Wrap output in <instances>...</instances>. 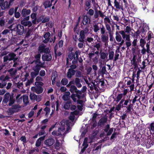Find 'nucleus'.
<instances>
[{
  "label": "nucleus",
  "instance_id": "14",
  "mask_svg": "<svg viewBox=\"0 0 154 154\" xmlns=\"http://www.w3.org/2000/svg\"><path fill=\"white\" fill-rule=\"evenodd\" d=\"M24 30V27L20 24H18L17 26V32L19 35L23 34Z\"/></svg>",
  "mask_w": 154,
  "mask_h": 154
},
{
  "label": "nucleus",
  "instance_id": "34",
  "mask_svg": "<svg viewBox=\"0 0 154 154\" xmlns=\"http://www.w3.org/2000/svg\"><path fill=\"white\" fill-rule=\"evenodd\" d=\"M8 2L7 1H5L3 2L0 7L2 10H5L9 7Z\"/></svg>",
  "mask_w": 154,
  "mask_h": 154
},
{
  "label": "nucleus",
  "instance_id": "15",
  "mask_svg": "<svg viewBox=\"0 0 154 154\" xmlns=\"http://www.w3.org/2000/svg\"><path fill=\"white\" fill-rule=\"evenodd\" d=\"M123 94L122 93H121L119 94H118V95L117 96V97L116 98H115L114 96L113 95H111L110 97V98H112L114 99L113 101H116V103H118L120 100L122 99V97H123Z\"/></svg>",
  "mask_w": 154,
  "mask_h": 154
},
{
  "label": "nucleus",
  "instance_id": "32",
  "mask_svg": "<svg viewBox=\"0 0 154 154\" xmlns=\"http://www.w3.org/2000/svg\"><path fill=\"white\" fill-rule=\"evenodd\" d=\"M116 36L115 37L116 41L118 42H121L122 41V38L120 34L119 31H116Z\"/></svg>",
  "mask_w": 154,
  "mask_h": 154
},
{
  "label": "nucleus",
  "instance_id": "30",
  "mask_svg": "<svg viewBox=\"0 0 154 154\" xmlns=\"http://www.w3.org/2000/svg\"><path fill=\"white\" fill-rule=\"evenodd\" d=\"M100 58L101 59L104 60L106 58H107L108 54L107 53L102 52L101 50L100 52Z\"/></svg>",
  "mask_w": 154,
  "mask_h": 154
},
{
  "label": "nucleus",
  "instance_id": "38",
  "mask_svg": "<svg viewBox=\"0 0 154 154\" xmlns=\"http://www.w3.org/2000/svg\"><path fill=\"white\" fill-rule=\"evenodd\" d=\"M102 46V45L100 41H99L98 43H96L95 45L94 46V47L96 48L97 51H99L100 49L101 48Z\"/></svg>",
  "mask_w": 154,
  "mask_h": 154
},
{
  "label": "nucleus",
  "instance_id": "57",
  "mask_svg": "<svg viewBox=\"0 0 154 154\" xmlns=\"http://www.w3.org/2000/svg\"><path fill=\"white\" fill-rule=\"evenodd\" d=\"M119 33L122 35L123 39H126V33H125L124 30L119 31Z\"/></svg>",
  "mask_w": 154,
  "mask_h": 154
},
{
  "label": "nucleus",
  "instance_id": "46",
  "mask_svg": "<svg viewBox=\"0 0 154 154\" xmlns=\"http://www.w3.org/2000/svg\"><path fill=\"white\" fill-rule=\"evenodd\" d=\"M33 62H35V64H42L44 65V63H42L41 62L40 59H36L35 60H34L33 62L31 63H32Z\"/></svg>",
  "mask_w": 154,
  "mask_h": 154
},
{
  "label": "nucleus",
  "instance_id": "9",
  "mask_svg": "<svg viewBox=\"0 0 154 154\" xmlns=\"http://www.w3.org/2000/svg\"><path fill=\"white\" fill-rule=\"evenodd\" d=\"M16 55L13 53H9L8 55L4 56L3 57L4 62H7L8 60H14Z\"/></svg>",
  "mask_w": 154,
  "mask_h": 154
},
{
  "label": "nucleus",
  "instance_id": "33",
  "mask_svg": "<svg viewBox=\"0 0 154 154\" xmlns=\"http://www.w3.org/2000/svg\"><path fill=\"white\" fill-rule=\"evenodd\" d=\"M136 55H134L132 60H131V63L133 64L134 66V69L137 67V61H136Z\"/></svg>",
  "mask_w": 154,
  "mask_h": 154
},
{
  "label": "nucleus",
  "instance_id": "40",
  "mask_svg": "<svg viewBox=\"0 0 154 154\" xmlns=\"http://www.w3.org/2000/svg\"><path fill=\"white\" fill-rule=\"evenodd\" d=\"M39 72L34 71L30 73V75L32 79H34L36 76L38 75Z\"/></svg>",
  "mask_w": 154,
  "mask_h": 154
},
{
  "label": "nucleus",
  "instance_id": "47",
  "mask_svg": "<svg viewBox=\"0 0 154 154\" xmlns=\"http://www.w3.org/2000/svg\"><path fill=\"white\" fill-rule=\"evenodd\" d=\"M60 143H59L58 141L56 140L55 144L54 145V146L55 148L57 150H59L60 148Z\"/></svg>",
  "mask_w": 154,
  "mask_h": 154
},
{
  "label": "nucleus",
  "instance_id": "23",
  "mask_svg": "<svg viewBox=\"0 0 154 154\" xmlns=\"http://www.w3.org/2000/svg\"><path fill=\"white\" fill-rule=\"evenodd\" d=\"M88 87L90 88V89L92 91L94 89L96 91H98V89L97 87V85L95 84V83L92 82L91 83L89 84Z\"/></svg>",
  "mask_w": 154,
  "mask_h": 154
},
{
  "label": "nucleus",
  "instance_id": "6",
  "mask_svg": "<svg viewBox=\"0 0 154 154\" xmlns=\"http://www.w3.org/2000/svg\"><path fill=\"white\" fill-rule=\"evenodd\" d=\"M20 107L18 105H14L8 109V112L11 114H12L15 112H18L19 111V108Z\"/></svg>",
  "mask_w": 154,
  "mask_h": 154
},
{
  "label": "nucleus",
  "instance_id": "39",
  "mask_svg": "<svg viewBox=\"0 0 154 154\" xmlns=\"http://www.w3.org/2000/svg\"><path fill=\"white\" fill-rule=\"evenodd\" d=\"M22 98L24 103L27 105L29 103L28 97L26 95H24L23 96Z\"/></svg>",
  "mask_w": 154,
  "mask_h": 154
},
{
  "label": "nucleus",
  "instance_id": "42",
  "mask_svg": "<svg viewBox=\"0 0 154 154\" xmlns=\"http://www.w3.org/2000/svg\"><path fill=\"white\" fill-rule=\"evenodd\" d=\"M44 111L45 112V116L48 117L50 112V108L49 107H46L44 109Z\"/></svg>",
  "mask_w": 154,
  "mask_h": 154
},
{
  "label": "nucleus",
  "instance_id": "13",
  "mask_svg": "<svg viewBox=\"0 0 154 154\" xmlns=\"http://www.w3.org/2000/svg\"><path fill=\"white\" fill-rule=\"evenodd\" d=\"M51 36V34L50 33L48 32L46 33L44 35V38L45 39L43 41V42L45 43H47L49 41L50 42H51L52 40H50V37Z\"/></svg>",
  "mask_w": 154,
  "mask_h": 154
},
{
  "label": "nucleus",
  "instance_id": "64",
  "mask_svg": "<svg viewBox=\"0 0 154 154\" xmlns=\"http://www.w3.org/2000/svg\"><path fill=\"white\" fill-rule=\"evenodd\" d=\"M34 112L33 110H31L28 114V117L30 118L32 117L34 115Z\"/></svg>",
  "mask_w": 154,
  "mask_h": 154
},
{
  "label": "nucleus",
  "instance_id": "41",
  "mask_svg": "<svg viewBox=\"0 0 154 154\" xmlns=\"http://www.w3.org/2000/svg\"><path fill=\"white\" fill-rule=\"evenodd\" d=\"M140 45L142 48H143V47H144V45L146 43V42L144 39L141 38L140 41Z\"/></svg>",
  "mask_w": 154,
  "mask_h": 154
},
{
  "label": "nucleus",
  "instance_id": "4",
  "mask_svg": "<svg viewBox=\"0 0 154 154\" xmlns=\"http://www.w3.org/2000/svg\"><path fill=\"white\" fill-rule=\"evenodd\" d=\"M100 68L97 73V74L98 76H101L102 77H103L104 75L107 74L108 73L106 69V67L102 64L100 65Z\"/></svg>",
  "mask_w": 154,
  "mask_h": 154
},
{
  "label": "nucleus",
  "instance_id": "52",
  "mask_svg": "<svg viewBox=\"0 0 154 154\" xmlns=\"http://www.w3.org/2000/svg\"><path fill=\"white\" fill-rule=\"evenodd\" d=\"M69 61L68 60V67H69V66L70 68V69H75L77 68V66L75 64H72L71 65V63H69Z\"/></svg>",
  "mask_w": 154,
  "mask_h": 154
},
{
  "label": "nucleus",
  "instance_id": "7",
  "mask_svg": "<svg viewBox=\"0 0 154 154\" xmlns=\"http://www.w3.org/2000/svg\"><path fill=\"white\" fill-rule=\"evenodd\" d=\"M100 10H98L97 8H95L94 9L95 13L94 14V17L95 19H98L99 17L103 18L105 16L104 14V13L102 12L100 10Z\"/></svg>",
  "mask_w": 154,
  "mask_h": 154
},
{
  "label": "nucleus",
  "instance_id": "56",
  "mask_svg": "<svg viewBox=\"0 0 154 154\" xmlns=\"http://www.w3.org/2000/svg\"><path fill=\"white\" fill-rule=\"evenodd\" d=\"M15 83L17 84V87L19 88H22L23 83L22 82L19 83L18 82H16L15 80L14 81Z\"/></svg>",
  "mask_w": 154,
  "mask_h": 154
},
{
  "label": "nucleus",
  "instance_id": "10",
  "mask_svg": "<svg viewBox=\"0 0 154 154\" xmlns=\"http://www.w3.org/2000/svg\"><path fill=\"white\" fill-rule=\"evenodd\" d=\"M8 72L10 74L11 77L15 80L18 78L19 77L18 75H16L17 70L14 69H11L8 70Z\"/></svg>",
  "mask_w": 154,
  "mask_h": 154
},
{
  "label": "nucleus",
  "instance_id": "44",
  "mask_svg": "<svg viewBox=\"0 0 154 154\" xmlns=\"http://www.w3.org/2000/svg\"><path fill=\"white\" fill-rule=\"evenodd\" d=\"M76 108V106L74 105L71 104L68 105V110L70 109L71 110L73 111L75 110Z\"/></svg>",
  "mask_w": 154,
  "mask_h": 154
},
{
  "label": "nucleus",
  "instance_id": "11",
  "mask_svg": "<svg viewBox=\"0 0 154 154\" xmlns=\"http://www.w3.org/2000/svg\"><path fill=\"white\" fill-rule=\"evenodd\" d=\"M35 81L36 82H35V84L36 86H42L44 84L42 82L43 81V79L40 76L37 77L35 79Z\"/></svg>",
  "mask_w": 154,
  "mask_h": 154
},
{
  "label": "nucleus",
  "instance_id": "37",
  "mask_svg": "<svg viewBox=\"0 0 154 154\" xmlns=\"http://www.w3.org/2000/svg\"><path fill=\"white\" fill-rule=\"evenodd\" d=\"M45 45L44 44H42L38 48V51L40 53H42L43 52L45 48Z\"/></svg>",
  "mask_w": 154,
  "mask_h": 154
},
{
  "label": "nucleus",
  "instance_id": "8",
  "mask_svg": "<svg viewBox=\"0 0 154 154\" xmlns=\"http://www.w3.org/2000/svg\"><path fill=\"white\" fill-rule=\"evenodd\" d=\"M68 51V58L72 60L75 57V49L73 47H70Z\"/></svg>",
  "mask_w": 154,
  "mask_h": 154
},
{
  "label": "nucleus",
  "instance_id": "60",
  "mask_svg": "<svg viewBox=\"0 0 154 154\" xmlns=\"http://www.w3.org/2000/svg\"><path fill=\"white\" fill-rule=\"evenodd\" d=\"M97 146V144H95L94 145L92 146L91 147H90L88 148L87 149V151L88 153H90V152L92 150H93V149L94 148V147H95Z\"/></svg>",
  "mask_w": 154,
  "mask_h": 154
},
{
  "label": "nucleus",
  "instance_id": "5",
  "mask_svg": "<svg viewBox=\"0 0 154 154\" xmlns=\"http://www.w3.org/2000/svg\"><path fill=\"white\" fill-rule=\"evenodd\" d=\"M61 124V127L58 128V131H61L64 132L65 129L66 130L67 129V120H63L60 122Z\"/></svg>",
  "mask_w": 154,
  "mask_h": 154
},
{
  "label": "nucleus",
  "instance_id": "27",
  "mask_svg": "<svg viewBox=\"0 0 154 154\" xmlns=\"http://www.w3.org/2000/svg\"><path fill=\"white\" fill-rule=\"evenodd\" d=\"M114 7H115L118 10L120 9H123V6L122 5H120V2L117 1V0H114Z\"/></svg>",
  "mask_w": 154,
  "mask_h": 154
},
{
  "label": "nucleus",
  "instance_id": "62",
  "mask_svg": "<svg viewBox=\"0 0 154 154\" xmlns=\"http://www.w3.org/2000/svg\"><path fill=\"white\" fill-rule=\"evenodd\" d=\"M70 98H71L73 100L74 102H76V99L75 98L76 97V95L75 94H72V95L70 96Z\"/></svg>",
  "mask_w": 154,
  "mask_h": 154
},
{
  "label": "nucleus",
  "instance_id": "1",
  "mask_svg": "<svg viewBox=\"0 0 154 154\" xmlns=\"http://www.w3.org/2000/svg\"><path fill=\"white\" fill-rule=\"evenodd\" d=\"M108 120L107 116L105 115L104 116L101 117L97 123V126L99 128H103V131L107 133L106 134V136L110 135L113 132V128H110L109 124H107L106 125Z\"/></svg>",
  "mask_w": 154,
  "mask_h": 154
},
{
  "label": "nucleus",
  "instance_id": "45",
  "mask_svg": "<svg viewBox=\"0 0 154 154\" xmlns=\"http://www.w3.org/2000/svg\"><path fill=\"white\" fill-rule=\"evenodd\" d=\"M117 135V133L116 132H114L110 137V140H112V141H113L114 140V139L116 138Z\"/></svg>",
  "mask_w": 154,
  "mask_h": 154
},
{
  "label": "nucleus",
  "instance_id": "19",
  "mask_svg": "<svg viewBox=\"0 0 154 154\" xmlns=\"http://www.w3.org/2000/svg\"><path fill=\"white\" fill-rule=\"evenodd\" d=\"M30 98L31 100H35L37 101H39L41 99L39 96L36 95L33 93H31L29 95Z\"/></svg>",
  "mask_w": 154,
  "mask_h": 154
},
{
  "label": "nucleus",
  "instance_id": "31",
  "mask_svg": "<svg viewBox=\"0 0 154 154\" xmlns=\"http://www.w3.org/2000/svg\"><path fill=\"white\" fill-rule=\"evenodd\" d=\"M105 83L104 81H100L98 82V83H97V84L96 85H97V87L98 88L100 89H101L103 88V87L104 86Z\"/></svg>",
  "mask_w": 154,
  "mask_h": 154
},
{
  "label": "nucleus",
  "instance_id": "55",
  "mask_svg": "<svg viewBox=\"0 0 154 154\" xmlns=\"http://www.w3.org/2000/svg\"><path fill=\"white\" fill-rule=\"evenodd\" d=\"M33 29H28L27 32H26V37H29L32 34Z\"/></svg>",
  "mask_w": 154,
  "mask_h": 154
},
{
  "label": "nucleus",
  "instance_id": "22",
  "mask_svg": "<svg viewBox=\"0 0 154 154\" xmlns=\"http://www.w3.org/2000/svg\"><path fill=\"white\" fill-rule=\"evenodd\" d=\"M30 13L31 10H30L23 8L22 10L21 14L22 16L24 17L29 14Z\"/></svg>",
  "mask_w": 154,
  "mask_h": 154
},
{
  "label": "nucleus",
  "instance_id": "29",
  "mask_svg": "<svg viewBox=\"0 0 154 154\" xmlns=\"http://www.w3.org/2000/svg\"><path fill=\"white\" fill-rule=\"evenodd\" d=\"M44 65L42 64H35V65L33 68V70L34 71H36L39 72V70L41 67H43Z\"/></svg>",
  "mask_w": 154,
  "mask_h": 154
},
{
  "label": "nucleus",
  "instance_id": "17",
  "mask_svg": "<svg viewBox=\"0 0 154 154\" xmlns=\"http://www.w3.org/2000/svg\"><path fill=\"white\" fill-rule=\"evenodd\" d=\"M54 140L53 138H50L44 141V143L47 146H50L52 145L54 143Z\"/></svg>",
  "mask_w": 154,
  "mask_h": 154
},
{
  "label": "nucleus",
  "instance_id": "54",
  "mask_svg": "<svg viewBox=\"0 0 154 154\" xmlns=\"http://www.w3.org/2000/svg\"><path fill=\"white\" fill-rule=\"evenodd\" d=\"M149 128L153 133L154 132V122H152L150 125Z\"/></svg>",
  "mask_w": 154,
  "mask_h": 154
},
{
  "label": "nucleus",
  "instance_id": "61",
  "mask_svg": "<svg viewBox=\"0 0 154 154\" xmlns=\"http://www.w3.org/2000/svg\"><path fill=\"white\" fill-rule=\"evenodd\" d=\"M137 37H136V38L134 40L133 42H132V46L134 47H135L137 46Z\"/></svg>",
  "mask_w": 154,
  "mask_h": 154
},
{
  "label": "nucleus",
  "instance_id": "16",
  "mask_svg": "<svg viewBox=\"0 0 154 154\" xmlns=\"http://www.w3.org/2000/svg\"><path fill=\"white\" fill-rule=\"evenodd\" d=\"M43 61H50L52 59V57L51 54H45L43 55L42 57Z\"/></svg>",
  "mask_w": 154,
  "mask_h": 154
},
{
  "label": "nucleus",
  "instance_id": "59",
  "mask_svg": "<svg viewBox=\"0 0 154 154\" xmlns=\"http://www.w3.org/2000/svg\"><path fill=\"white\" fill-rule=\"evenodd\" d=\"M92 68L94 70V74L95 75L97 74V70L98 67L97 66L95 65H92Z\"/></svg>",
  "mask_w": 154,
  "mask_h": 154
},
{
  "label": "nucleus",
  "instance_id": "35",
  "mask_svg": "<svg viewBox=\"0 0 154 154\" xmlns=\"http://www.w3.org/2000/svg\"><path fill=\"white\" fill-rule=\"evenodd\" d=\"M51 2L49 1H46L44 2L43 5L45 8L51 7Z\"/></svg>",
  "mask_w": 154,
  "mask_h": 154
},
{
  "label": "nucleus",
  "instance_id": "24",
  "mask_svg": "<svg viewBox=\"0 0 154 154\" xmlns=\"http://www.w3.org/2000/svg\"><path fill=\"white\" fill-rule=\"evenodd\" d=\"M21 24L25 26H28V27L31 26L32 25V23L31 21H26L24 20H21Z\"/></svg>",
  "mask_w": 154,
  "mask_h": 154
},
{
  "label": "nucleus",
  "instance_id": "3",
  "mask_svg": "<svg viewBox=\"0 0 154 154\" xmlns=\"http://www.w3.org/2000/svg\"><path fill=\"white\" fill-rule=\"evenodd\" d=\"M77 114V112L76 111L71 112L70 116L69 117V120H68V132L71 130L72 126L74 124L75 116Z\"/></svg>",
  "mask_w": 154,
  "mask_h": 154
},
{
  "label": "nucleus",
  "instance_id": "49",
  "mask_svg": "<svg viewBox=\"0 0 154 154\" xmlns=\"http://www.w3.org/2000/svg\"><path fill=\"white\" fill-rule=\"evenodd\" d=\"M131 31V29L130 26H127L126 27L125 31H124V32L125 33H126L127 34H129Z\"/></svg>",
  "mask_w": 154,
  "mask_h": 154
},
{
  "label": "nucleus",
  "instance_id": "63",
  "mask_svg": "<svg viewBox=\"0 0 154 154\" xmlns=\"http://www.w3.org/2000/svg\"><path fill=\"white\" fill-rule=\"evenodd\" d=\"M75 75L76 77H81L82 76L81 72L79 70H76Z\"/></svg>",
  "mask_w": 154,
  "mask_h": 154
},
{
  "label": "nucleus",
  "instance_id": "2",
  "mask_svg": "<svg viewBox=\"0 0 154 154\" xmlns=\"http://www.w3.org/2000/svg\"><path fill=\"white\" fill-rule=\"evenodd\" d=\"M98 23H96L93 26V30L94 32L97 34L99 32V31L100 30V33L101 34V38L102 41L105 44L108 42V35L106 34V30L105 27L103 25H101L99 26H98Z\"/></svg>",
  "mask_w": 154,
  "mask_h": 154
},
{
  "label": "nucleus",
  "instance_id": "20",
  "mask_svg": "<svg viewBox=\"0 0 154 154\" xmlns=\"http://www.w3.org/2000/svg\"><path fill=\"white\" fill-rule=\"evenodd\" d=\"M71 82H70L69 84H68V87H69V91L72 93V94H74V93H75L77 88L74 85H72L70 86L71 85Z\"/></svg>",
  "mask_w": 154,
  "mask_h": 154
},
{
  "label": "nucleus",
  "instance_id": "36",
  "mask_svg": "<svg viewBox=\"0 0 154 154\" xmlns=\"http://www.w3.org/2000/svg\"><path fill=\"white\" fill-rule=\"evenodd\" d=\"M133 104L131 103L130 101L129 104L128 106L125 107L127 109L126 112H132L131 110L133 109Z\"/></svg>",
  "mask_w": 154,
  "mask_h": 154
},
{
  "label": "nucleus",
  "instance_id": "21",
  "mask_svg": "<svg viewBox=\"0 0 154 154\" xmlns=\"http://www.w3.org/2000/svg\"><path fill=\"white\" fill-rule=\"evenodd\" d=\"M101 147V144L96 146L93 149V153L94 154H99L100 151Z\"/></svg>",
  "mask_w": 154,
  "mask_h": 154
},
{
  "label": "nucleus",
  "instance_id": "28",
  "mask_svg": "<svg viewBox=\"0 0 154 154\" xmlns=\"http://www.w3.org/2000/svg\"><path fill=\"white\" fill-rule=\"evenodd\" d=\"M52 134L53 135H55L57 136H61L63 134L64 135L66 134L65 132H62L61 131H58V130L57 131H54L52 133Z\"/></svg>",
  "mask_w": 154,
  "mask_h": 154
},
{
  "label": "nucleus",
  "instance_id": "53",
  "mask_svg": "<svg viewBox=\"0 0 154 154\" xmlns=\"http://www.w3.org/2000/svg\"><path fill=\"white\" fill-rule=\"evenodd\" d=\"M106 29L108 31L109 33L112 32L111 27L109 24H106Z\"/></svg>",
  "mask_w": 154,
  "mask_h": 154
},
{
  "label": "nucleus",
  "instance_id": "18",
  "mask_svg": "<svg viewBox=\"0 0 154 154\" xmlns=\"http://www.w3.org/2000/svg\"><path fill=\"white\" fill-rule=\"evenodd\" d=\"M90 18L88 17L87 16H84L82 21L83 25H85L89 24L90 23Z\"/></svg>",
  "mask_w": 154,
  "mask_h": 154
},
{
  "label": "nucleus",
  "instance_id": "51",
  "mask_svg": "<svg viewBox=\"0 0 154 154\" xmlns=\"http://www.w3.org/2000/svg\"><path fill=\"white\" fill-rule=\"evenodd\" d=\"M119 52V50H118V51L117 50H116V54H115L114 61H116L118 59L119 54H118V53Z\"/></svg>",
  "mask_w": 154,
  "mask_h": 154
},
{
  "label": "nucleus",
  "instance_id": "26",
  "mask_svg": "<svg viewBox=\"0 0 154 154\" xmlns=\"http://www.w3.org/2000/svg\"><path fill=\"white\" fill-rule=\"evenodd\" d=\"M76 71L73 69H69L68 70V78H71L74 75Z\"/></svg>",
  "mask_w": 154,
  "mask_h": 154
},
{
  "label": "nucleus",
  "instance_id": "58",
  "mask_svg": "<svg viewBox=\"0 0 154 154\" xmlns=\"http://www.w3.org/2000/svg\"><path fill=\"white\" fill-rule=\"evenodd\" d=\"M61 83L63 85H66L67 84V79L66 78L63 79L61 81Z\"/></svg>",
  "mask_w": 154,
  "mask_h": 154
},
{
  "label": "nucleus",
  "instance_id": "12",
  "mask_svg": "<svg viewBox=\"0 0 154 154\" xmlns=\"http://www.w3.org/2000/svg\"><path fill=\"white\" fill-rule=\"evenodd\" d=\"M31 89L32 91L35 92L37 94H39L42 93L43 91L42 88L39 87H33L31 88Z\"/></svg>",
  "mask_w": 154,
  "mask_h": 154
},
{
  "label": "nucleus",
  "instance_id": "25",
  "mask_svg": "<svg viewBox=\"0 0 154 154\" xmlns=\"http://www.w3.org/2000/svg\"><path fill=\"white\" fill-rule=\"evenodd\" d=\"M45 137V136L44 135L43 136L40 137L37 139L35 143V146L36 147H39L40 146L41 141L44 140Z\"/></svg>",
  "mask_w": 154,
  "mask_h": 154
},
{
  "label": "nucleus",
  "instance_id": "43",
  "mask_svg": "<svg viewBox=\"0 0 154 154\" xmlns=\"http://www.w3.org/2000/svg\"><path fill=\"white\" fill-rule=\"evenodd\" d=\"M114 55V52L113 51H110L109 53V59L107 60H112L113 59Z\"/></svg>",
  "mask_w": 154,
  "mask_h": 154
},
{
  "label": "nucleus",
  "instance_id": "48",
  "mask_svg": "<svg viewBox=\"0 0 154 154\" xmlns=\"http://www.w3.org/2000/svg\"><path fill=\"white\" fill-rule=\"evenodd\" d=\"M99 115L96 113H94L93 114V116L92 119V121L93 122H95L96 121V118Z\"/></svg>",
  "mask_w": 154,
  "mask_h": 154
},
{
  "label": "nucleus",
  "instance_id": "50",
  "mask_svg": "<svg viewBox=\"0 0 154 154\" xmlns=\"http://www.w3.org/2000/svg\"><path fill=\"white\" fill-rule=\"evenodd\" d=\"M99 51H97L95 52L94 51V54L95 55H97V56L95 57L94 59L95 61L96 60L97 61L98 59L100 53H99Z\"/></svg>",
  "mask_w": 154,
  "mask_h": 154
}]
</instances>
